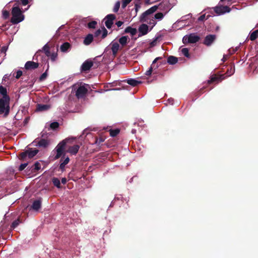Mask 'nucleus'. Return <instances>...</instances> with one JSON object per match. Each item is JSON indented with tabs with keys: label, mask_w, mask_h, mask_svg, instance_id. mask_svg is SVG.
<instances>
[{
	"label": "nucleus",
	"mask_w": 258,
	"mask_h": 258,
	"mask_svg": "<svg viewBox=\"0 0 258 258\" xmlns=\"http://www.w3.org/2000/svg\"><path fill=\"white\" fill-rule=\"evenodd\" d=\"M205 18H206L205 14L202 15L200 17H199L198 20L199 21H202L206 19Z\"/></svg>",
	"instance_id": "864d4df0"
},
{
	"label": "nucleus",
	"mask_w": 258,
	"mask_h": 258,
	"mask_svg": "<svg viewBox=\"0 0 258 258\" xmlns=\"http://www.w3.org/2000/svg\"><path fill=\"white\" fill-rule=\"evenodd\" d=\"M238 47H236L234 48H230L228 50L229 55H230L235 53L238 50Z\"/></svg>",
	"instance_id": "37998d69"
},
{
	"label": "nucleus",
	"mask_w": 258,
	"mask_h": 258,
	"mask_svg": "<svg viewBox=\"0 0 258 258\" xmlns=\"http://www.w3.org/2000/svg\"><path fill=\"white\" fill-rule=\"evenodd\" d=\"M159 38H160V36H155L153 38L152 41L150 42V46L151 47H153V46H155L157 44V42Z\"/></svg>",
	"instance_id": "72a5a7b5"
},
{
	"label": "nucleus",
	"mask_w": 258,
	"mask_h": 258,
	"mask_svg": "<svg viewBox=\"0 0 258 258\" xmlns=\"http://www.w3.org/2000/svg\"><path fill=\"white\" fill-rule=\"evenodd\" d=\"M32 144L34 146L40 148H45L50 144V141L45 138L35 139Z\"/></svg>",
	"instance_id": "423d86ee"
},
{
	"label": "nucleus",
	"mask_w": 258,
	"mask_h": 258,
	"mask_svg": "<svg viewBox=\"0 0 258 258\" xmlns=\"http://www.w3.org/2000/svg\"><path fill=\"white\" fill-rule=\"evenodd\" d=\"M70 161V158L67 157L64 159V160L62 161L60 160V164L59 165V168L61 170L63 171L64 170V167L66 165H67Z\"/></svg>",
	"instance_id": "5701e85b"
},
{
	"label": "nucleus",
	"mask_w": 258,
	"mask_h": 258,
	"mask_svg": "<svg viewBox=\"0 0 258 258\" xmlns=\"http://www.w3.org/2000/svg\"><path fill=\"white\" fill-rule=\"evenodd\" d=\"M28 153V157L30 159L35 156L38 153V150L36 149H30L27 150Z\"/></svg>",
	"instance_id": "412c9836"
},
{
	"label": "nucleus",
	"mask_w": 258,
	"mask_h": 258,
	"mask_svg": "<svg viewBox=\"0 0 258 258\" xmlns=\"http://www.w3.org/2000/svg\"><path fill=\"white\" fill-rule=\"evenodd\" d=\"M160 58H161V57H156V58L153 60V63H155V62L157 61V60H158V59H160Z\"/></svg>",
	"instance_id": "338daca9"
},
{
	"label": "nucleus",
	"mask_w": 258,
	"mask_h": 258,
	"mask_svg": "<svg viewBox=\"0 0 258 258\" xmlns=\"http://www.w3.org/2000/svg\"><path fill=\"white\" fill-rule=\"evenodd\" d=\"M57 56V54L55 52H53L51 53L50 55V59L52 61H54L55 60Z\"/></svg>",
	"instance_id": "c03bdc74"
},
{
	"label": "nucleus",
	"mask_w": 258,
	"mask_h": 258,
	"mask_svg": "<svg viewBox=\"0 0 258 258\" xmlns=\"http://www.w3.org/2000/svg\"><path fill=\"white\" fill-rule=\"evenodd\" d=\"M87 86L84 84L80 85H75L73 86V90L75 91L76 96L78 99L84 97L88 91Z\"/></svg>",
	"instance_id": "20e7f679"
},
{
	"label": "nucleus",
	"mask_w": 258,
	"mask_h": 258,
	"mask_svg": "<svg viewBox=\"0 0 258 258\" xmlns=\"http://www.w3.org/2000/svg\"><path fill=\"white\" fill-rule=\"evenodd\" d=\"M3 16L5 19L8 18L9 17V12L7 11L4 10L3 11Z\"/></svg>",
	"instance_id": "49530a36"
},
{
	"label": "nucleus",
	"mask_w": 258,
	"mask_h": 258,
	"mask_svg": "<svg viewBox=\"0 0 258 258\" xmlns=\"http://www.w3.org/2000/svg\"><path fill=\"white\" fill-rule=\"evenodd\" d=\"M80 148V146L78 145H75L73 146H71L68 150V152L70 153L72 155H76Z\"/></svg>",
	"instance_id": "6ab92c4d"
},
{
	"label": "nucleus",
	"mask_w": 258,
	"mask_h": 258,
	"mask_svg": "<svg viewBox=\"0 0 258 258\" xmlns=\"http://www.w3.org/2000/svg\"><path fill=\"white\" fill-rule=\"evenodd\" d=\"M177 58L173 56H170L168 57L167 59V62L170 64H174L177 62Z\"/></svg>",
	"instance_id": "bb28decb"
},
{
	"label": "nucleus",
	"mask_w": 258,
	"mask_h": 258,
	"mask_svg": "<svg viewBox=\"0 0 258 258\" xmlns=\"http://www.w3.org/2000/svg\"><path fill=\"white\" fill-rule=\"evenodd\" d=\"M50 108V106L48 104H39L37 105L36 110L38 111H43L48 110Z\"/></svg>",
	"instance_id": "aec40b11"
},
{
	"label": "nucleus",
	"mask_w": 258,
	"mask_h": 258,
	"mask_svg": "<svg viewBox=\"0 0 258 258\" xmlns=\"http://www.w3.org/2000/svg\"><path fill=\"white\" fill-rule=\"evenodd\" d=\"M10 76V75H9L8 74L5 75L3 78V80L6 81L7 79H9V77Z\"/></svg>",
	"instance_id": "052dcab7"
},
{
	"label": "nucleus",
	"mask_w": 258,
	"mask_h": 258,
	"mask_svg": "<svg viewBox=\"0 0 258 258\" xmlns=\"http://www.w3.org/2000/svg\"><path fill=\"white\" fill-rule=\"evenodd\" d=\"M11 14L12 17L11 22L13 24H17L22 22L25 19V16L23 14L22 11L18 6L17 3H16L12 8Z\"/></svg>",
	"instance_id": "f03ea898"
},
{
	"label": "nucleus",
	"mask_w": 258,
	"mask_h": 258,
	"mask_svg": "<svg viewBox=\"0 0 258 258\" xmlns=\"http://www.w3.org/2000/svg\"><path fill=\"white\" fill-rule=\"evenodd\" d=\"M22 5L26 6L28 4V0H20Z\"/></svg>",
	"instance_id": "13d9d810"
},
{
	"label": "nucleus",
	"mask_w": 258,
	"mask_h": 258,
	"mask_svg": "<svg viewBox=\"0 0 258 258\" xmlns=\"http://www.w3.org/2000/svg\"><path fill=\"white\" fill-rule=\"evenodd\" d=\"M132 1V0H123L122 5H121L122 8L124 9L126 7V6L129 3H130Z\"/></svg>",
	"instance_id": "ea45409f"
},
{
	"label": "nucleus",
	"mask_w": 258,
	"mask_h": 258,
	"mask_svg": "<svg viewBox=\"0 0 258 258\" xmlns=\"http://www.w3.org/2000/svg\"><path fill=\"white\" fill-rule=\"evenodd\" d=\"M96 24H97V22L96 21H93L91 22H89L88 24V27L89 28H95Z\"/></svg>",
	"instance_id": "a19ab883"
},
{
	"label": "nucleus",
	"mask_w": 258,
	"mask_h": 258,
	"mask_svg": "<svg viewBox=\"0 0 258 258\" xmlns=\"http://www.w3.org/2000/svg\"><path fill=\"white\" fill-rule=\"evenodd\" d=\"M41 207V200L40 199L34 201L31 206V208L35 211H38Z\"/></svg>",
	"instance_id": "f3484780"
},
{
	"label": "nucleus",
	"mask_w": 258,
	"mask_h": 258,
	"mask_svg": "<svg viewBox=\"0 0 258 258\" xmlns=\"http://www.w3.org/2000/svg\"><path fill=\"white\" fill-rule=\"evenodd\" d=\"M174 99L172 98H169L167 100V103L169 104L172 105L173 104Z\"/></svg>",
	"instance_id": "4d7b16f0"
},
{
	"label": "nucleus",
	"mask_w": 258,
	"mask_h": 258,
	"mask_svg": "<svg viewBox=\"0 0 258 258\" xmlns=\"http://www.w3.org/2000/svg\"><path fill=\"white\" fill-rule=\"evenodd\" d=\"M138 8H140V6H139L137 4H136L135 5V9H136V12L138 11Z\"/></svg>",
	"instance_id": "774afa93"
},
{
	"label": "nucleus",
	"mask_w": 258,
	"mask_h": 258,
	"mask_svg": "<svg viewBox=\"0 0 258 258\" xmlns=\"http://www.w3.org/2000/svg\"><path fill=\"white\" fill-rule=\"evenodd\" d=\"M93 62L91 60H87L85 61L81 66L82 71H89L93 66Z\"/></svg>",
	"instance_id": "2eb2a0df"
},
{
	"label": "nucleus",
	"mask_w": 258,
	"mask_h": 258,
	"mask_svg": "<svg viewBox=\"0 0 258 258\" xmlns=\"http://www.w3.org/2000/svg\"><path fill=\"white\" fill-rule=\"evenodd\" d=\"M10 98L6 88L1 86V117H6L10 111Z\"/></svg>",
	"instance_id": "f257e3e1"
},
{
	"label": "nucleus",
	"mask_w": 258,
	"mask_h": 258,
	"mask_svg": "<svg viewBox=\"0 0 258 258\" xmlns=\"http://www.w3.org/2000/svg\"><path fill=\"white\" fill-rule=\"evenodd\" d=\"M49 50V46L48 45L47 43H46V44H45L43 47H42V50L45 52L46 50Z\"/></svg>",
	"instance_id": "6e6d98bb"
},
{
	"label": "nucleus",
	"mask_w": 258,
	"mask_h": 258,
	"mask_svg": "<svg viewBox=\"0 0 258 258\" xmlns=\"http://www.w3.org/2000/svg\"><path fill=\"white\" fill-rule=\"evenodd\" d=\"M129 38L127 36H123L121 37L118 40L119 43L122 46H124L126 44Z\"/></svg>",
	"instance_id": "b1692460"
},
{
	"label": "nucleus",
	"mask_w": 258,
	"mask_h": 258,
	"mask_svg": "<svg viewBox=\"0 0 258 258\" xmlns=\"http://www.w3.org/2000/svg\"><path fill=\"white\" fill-rule=\"evenodd\" d=\"M39 66L38 62L32 61H28L25 63V69L27 70H32L37 69Z\"/></svg>",
	"instance_id": "ddd939ff"
},
{
	"label": "nucleus",
	"mask_w": 258,
	"mask_h": 258,
	"mask_svg": "<svg viewBox=\"0 0 258 258\" xmlns=\"http://www.w3.org/2000/svg\"><path fill=\"white\" fill-rule=\"evenodd\" d=\"M181 52H182L183 55H184V56H185V57H186L187 58L190 57V55L189 54V50L187 48H182L181 50Z\"/></svg>",
	"instance_id": "2f4dec72"
},
{
	"label": "nucleus",
	"mask_w": 258,
	"mask_h": 258,
	"mask_svg": "<svg viewBox=\"0 0 258 258\" xmlns=\"http://www.w3.org/2000/svg\"><path fill=\"white\" fill-rule=\"evenodd\" d=\"M47 76V71H46L45 72L43 73L41 75V76L40 77V78H39L40 80L41 81H43L44 79H45V78H46Z\"/></svg>",
	"instance_id": "8fccbe9b"
},
{
	"label": "nucleus",
	"mask_w": 258,
	"mask_h": 258,
	"mask_svg": "<svg viewBox=\"0 0 258 258\" xmlns=\"http://www.w3.org/2000/svg\"><path fill=\"white\" fill-rule=\"evenodd\" d=\"M139 36H143L147 34L149 31V27L147 25L143 24L139 27Z\"/></svg>",
	"instance_id": "dca6fc26"
},
{
	"label": "nucleus",
	"mask_w": 258,
	"mask_h": 258,
	"mask_svg": "<svg viewBox=\"0 0 258 258\" xmlns=\"http://www.w3.org/2000/svg\"><path fill=\"white\" fill-rule=\"evenodd\" d=\"M127 83L133 87L137 86L141 83L140 81H137L134 79H130L127 80Z\"/></svg>",
	"instance_id": "393cba45"
},
{
	"label": "nucleus",
	"mask_w": 258,
	"mask_h": 258,
	"mask_svg": "<svg viewBox=\"0 0 258 258\" xmlns=\"http://www.w3.org/2000/svg\"><path fill=\"white\" fill-rule=\"evenodd\" d=\"M72 140H73V139L66 138L57 144L51 152V154H55V155L53 157L54 160L58 159L63 154L67 143Z\"/></svg>",
	"instance_id": "7ed1b4c3"
},
{
	"label": "nucleus",
	"mask_w": 258,
	"mask_h": 258,
	"mask_svg": "<svg viewBox=\"0 0 258 258\" xmlns=\"http://www.w3.org/2000/svg\"><path fill=\"white\" fill-rule=\"evenodd\" d=\"M224 5H230L234 2V0H221Z\"/></svg>",
	"instance_id": "de8ad7c7"
},
{
	"label": "nucleus",
	"mask_w": 258,
	"mask_h": 258,
	"mask_svg": "<svg viewBox=\"0 0 258 258\" xmlns=\"http://www.w3.org/2000/svg\"><path fill=\"white\" fill-rule=\"evenodd\" d=\"M115 19V16L113 14L107 15L104 18L105 24L108 29H110L113 23V20Z\"/></svg>",
	"instance_id": "f8f14e48"
},
{
	"label": "nucleus",
	"mask_w": 258,
	"mask_h": 258,
	"mask_svg": "<svg viewBox=\"0 0 258 258\" xmlns=\"http://www.w3.org/2000/svg\"><path fill=\"white\" fill-rule=\"evenodd\" d=\"M217 36L215 34H209L207 35L203 41V44L207 46H210L216 40Z\"/></svg>",
	"instance_id": "9b49d317"
},
{
	"label": "nucleus",
	"mask_w": 258,
	"mask_h": 258,
	"mask_svg": "<svg viewBox=\"0 0 258 258\" xmlns=\"http://www.w3.org/2000/svg\"><path fill=\"white\" fill-rule=\"evenodd\" d=\"M59 126L58 122L54 121L50 124V127L52 130H55Z\"/></svg>",
	"instance_id": "c9c22d12"
},
{
	"label": "nucleus",
	"mask_w": 258,
	"mask_h": 258,
	"mask_svg": "<svg viewBox=\"0 0 258 258\" xmlns=\"http://www.w3.org/2000/svg\"><path fill=\"white\" fill-rule=\"evenodd\" d=\"M9 44H7V45L4 46L2 47H1V55L4 54V57H5L6 56V52L8 49Z\"/></svg>",
	"instance_id": "473e14b6"
},
{
	"label": "nucleus",
	"mask_w": 258,
	"mask_h": 258,
	"mask_svg": "<svg viewBox=\"0 0 258 258\" xmlns=\"http://www.w3.org/2000/svg\"><path fill=\"white\" fill-rule=\"evenodd\" d=\"M45 52V54H46V56H50V54H50V51H49V50H47H47H46V51H45V52Z\"/></svg>",
	"instance_id": "e2e57ef3"
},
{
	"label": "nucleus",
	"mask_w": 258,
	"mask_h": 258,
	"mask_svg": "<svg viewBox=\"0 0 258 258\" xmlns=\"http://www.w3.org/2000/svg\"><path fill=\"white\" fill-rule=\"evenodd\" d=\"M107 35V31L106 29L104 28V31L103 32L102 35V38H104Z\"/></svg>",
	"instance_id": "5fc2aeb1"
},
{
	"label": "nucleus",
	"mask_w": 258,
	"mask_h": 258,
	"mask_svg": "<svg viewBox=\"0 0 258 258\" xmlns=\"http://www.w3.org/2000/svg\"><path fill=\"white\" fill-rule=\"evenodd\" d=\"M120 6V2L119 1L116 2L114 5V8L113 9V11L114 13H117L119 10Z\"/></svg>",
	"instance_id": "f704fd0d"
},
{
	"label": "nucleus",
	"mask_w": 258,
	"mask_h": 258,
	"mask_svg": "<svg viewBox=\"0 0 258 258\" xmlns=\"http://www.w3.org/2000/svg\"><path fill=\"white\" fill-rule=\"evenodd\" d=\"M101 31L100 29H99L96 31L95 35L96 36H98L101 33Z\"/></svg>",
	"instance_id": "0e129e2a"
},
{
	"label": "nucleus",
	"mask_w": 258,
	"mask_h": 258,
	"mask_svg": "<svg viewBox=\"0 0 258 258\" xmlns=\"http://www.w3.org/2000/svg\"><path fill=\"white\" fill-rule=\"evenodd\" d=\"M61 182L63 184H65L67 182V179L66 178H62L61 179Z\"/></svg>",
	"instance_id": "69168bd1"
},
{
	"label": "nucleus",
	"mask_w": 258,
	"mask_h": 258,
	"mask_svg": "<svg viewBox=\"0 0 258 258\" xmlns=\"http://www.w3.org/2000/svg\"><path fill=\"white\" fill-rule=\"evenodd\" d=\"M228 55H229V54L228 55H223V58H222L221 60L223 61V62H224L226 60L227 58V57L228 56Z\"/></svg>",
	"instance_id": "680f3d73"
},
{
	"label": "nucleus",
	"mask_w": 258,
	"mask_h": 258,
	"mask_svg": "<svg viewBox=\"0 0 258 258\" xmlns=\"http://www.w3.org/2000/svg\"><path fill=\"white\" fill-rule=\"evenodd\" d=\"M125 33H130L132 36L135 35L137 33V30L135 28H132L131 27H127L125 28L124 30Z\"/></svg>",
	"instance_id": "a878e982"
},
{
	"label": "nucleus",
	"mask_w": 258,
	"mask_h": 258,
	"mask_svg": "<svg viewBox=\"0 0 258 258\" xmlns=\"http://www.w3.org/2000/svg\"><path fill=\"white\" fill-rule=\"evenodd\" d=\"M152 67H151L148 70H147L146 73H145V74L147 75V76H150L152 74Z\"/></svg>",
	"instance_id": "603ef678"
},
{
	"label": "nucleus",
	"mask_w": 258,
	"mask_h": 258,
	"mask_svg": "<svg viewBox=\"0 0 258 258\" xmlns=\"http://www.w3.org/2000/svg\"><path fill=\"white\" fill-rule=\"evenodd\" d=\"M158 9L157 5H155L144 12L140 17V21L146 22L149 15L154 13Z\"/></svg>",
	"instance_id": "6e6552de"
},
{
	"label": "nucleus",
	"mask_w": 258,
	"mask_h": 258,
	"mask_svg": "<svg viewBox=\"0 0 258 258\" xmlns=\"http://www.w3.org/2000/svg\"><path fill=\"white\" fill-rule=\"evenodd\" d=\"M230 10V9L227 6H218L214 8V11L218 15L229 13Z\"/></svg>",
	"instance_id": "9d476101"
},
{
	"label": "nucleus",
	"mask_w": 258,
	"mask_h": 258,
	"mask_svg": "<svg viewBox=\"0 0 258 258\" xmlns=\"http://www.w3.org/2000/svg\"><path fill=\"white\" fill-rule=\"evenodd\" d=\"M28 165V163H23V164H21L20 166H19V170L20 171H22L26 167V166H27Z\"/></svg>",
	"instance_id": "09e8293b"
},
{
	"label": "nucleus",
	"mask_w": 258,
	"mask_h": 258,
	"mask_svg": "<svg viewBox=\"0 0 258 258\" xmlns=\"http://www.w3.org/2000/svg\"><path fill=\"white\" fill-rule=\"evenodd\" d=\"M52 181L54 185H55L57 188L60 187V183L58 178L56 177H53L52 179Z\"/></svg>",
	"instance_id": "c756f323"
},
{
	"label": "nucleus",
	"mask_w": 258,
	"mask_h": 258,
	"mask_svg": "<svg viewBox=\"0 0 258 258\" xmlns=\"http://www.w3.org/2000/svg\"><path fill=\"white\" fill-rule=\"evenodd\" d=\"M71 48V45L69 42H64L60 46V50L62 52H69Z\"/></svg>",
	"instance_id": "a211bd4d"
},
{
	"label": "nucleus",
	"mask_w": 258,
	"mask_h": 258,
	"mask_svg": "<svg viewBox=\"0 0 258 258\" xmlns=\"http://www.w3.org/2000/svg\"><path fill=\"white\" fill-rule=\"evenodd\" d=\"M235 72V67L234 66H231L230 69H228L226 72L227 76H231Z\"/></svg>",
	"instance_id": "7c9ffc66"
},
{
	"label": "nucleus",
	"mask_w": 258,
	"mask_h": 258,
	"mask_svg": "<svg viewBox=\"0 0 258 258\" xmlns=\"http://www.w3.org/2000/svg\"><path fill=\"white\" fill-rule=\"evenodd\" d=\"M93 40V36L92 34H89L87 35L84 40V43L86 45H89Z\"/></svg>",
	"instance_id": "4be33fe9"
},
{
	"label": "nucleus",
	"mask_w": 258,
	"mask_h": 258,
	"mask_svg": "<svg viewBox=\"0 0 258 258\" xmlns=\"http://www.w3.org/2000/svg\"><path fill=\"white\" fill-rule=\"evenodd\" d=\"M157 6L159 10L164 11L165 13H167L172 7L168 0H163Z\"/></svg>",
	"instance_id": "1a4fd4ad"
},
{
	"label": "nucleus",
	"mask_w": 258,
	"mask_h": 258,
	"mask_svg": "<svg viewBox=\"0 0 258 258\" xmlns=\"http://www.w3.org/2000/svg\"><path fill=\"white\" fill-rule=\"evenodd\" d=\"M158 9L157 5H155L144 12L140 17V21L146 22L149 15L154 13Z\"/></svg>",
	"instance_id": "0eeeda50"
},
{
	"label": "nucleus",
	"mask_w": 258,
	"mask_h": 258,
	"mask_svg": "<svg viewBox=\"0 0 258 258\" xmlns=\"http://www.w3.org/2000/svg\"><path fill=\"white\" fill-rule=\"evenodd\" d=\"M200 39V36L196 33H190L183 36L182 42L184 44L195 43L198 42Z\"/></svg>",
	"instance_id": "39448f33"
},
{
	"label": "nucleus",
	"mask_w": 258,
	"mask_h": 258,
	"mask_svg": "<svg viewBox=\"0 0 258 258\" xmlns=\"http://www.w3.org/2000/svg\"><path fill=\"white\" fill-rule=\"evenodd\" d=\"M34 169L36 171L40 170L41 168V165L39 162H36L34 165Z\"/></svg>",
	"instance_id": "58836bf2"
},
{
	"label": "nucleus",
	"mask_w": 258,
	"mask_h": 258,
	"mask_svg": "<svg viewBox=\"0 0 258 258\" xmlns=\"http://www.w3.org/2000/svg\"><path fill=\"white\" fill-rule=\"evenodd\" d=\"M119 132L120 130L118 128L109 130L110 135L112 137H116L119 134Z\"/></svg>",
	"instance_id": "c85d7f7f"
},
{
	"label": "nucleus",
	"mask_w": 258,
	"mask_h": 258,
	"mask_svg": "<svg viewBox=\"0 0 258 258\" xmlns=\"http://www.w3.org/2000/svg\"><path fill=\"white\" fill-rule=\"evenodd\" d=\"M22 74H23L22 71L21 70H18L16 72V74L15 77L16 79H18L21 77Z\"/></svg>",
	"instance_id": "a18cd8bd"
},
{
	"label": "nucleus",
	"mask_w": 258,
	"mask_h": 258,
	"mask_svg": "<svg viewBox=\"0 0 258 258\" xmlns=\"http://www.w3.org/2000/svg\"><path fill=\"white\" fill-rule=\"evenodd\" d=\"M258 37V29L251 32L249 35V39L251 41H253Z\"/></svg>",
	"instance_id": "cd10ccee"
},
{
	"label": "nucleus",
	"mask_w": 258,
	"mask_h": 258,
	"mask_svg": "<svg viewBox=\"0 0 258 258\" xmlns=\"http://www.w3.org/2000/svg\"><path fill=\"white\" fill-rule=\"evenodd\" d=\"M164 17V15L162 13H158L155 15L154 18L155 19L161 20Z\"/></svg>",
	"instance_id": "e433bc0d"
},
{
	"label": "nucleus",
	"mask_w": 258,
	"mask_h": 258,
	"mask_svg": "<svg viewBox=\"0 0 258 258\" xmlns=\"http://www.w3.org/2000/svg\"><path fill=\"white\" fill-rule=\"evenodd\" d=\"M20 157L21 159H25L28 157V153L27 150L24 152H22L20 155Z\"/></svg>",
	"instance_id": "79ce46f5"
},
{
	"label": "nucleus",
	"mask_w": 258,
	"mask_h": 258,
	"mask_svg": "<svg viewBox=\"0 0 258 258\" xmlns=\"http://www.w3.org/2000/svg\"><path fill=\"white\" fill-rule=\"evenodd\" d=\"M123 22L120 21H119L116 22V25H117V26L118 27H120V26H122V25L123 24Z\"/></svg>",
	"instance_id": "bf43d9fd"
},
{
	"label": "nucleus",
	"mask_w": 258,
	"mask_h": 258,
	"mask_svg": "<svg viewBox=\"0 0 258 258\" xmlns=\"http://www.w3.org/2000/svg\"><path fill=\"white\" fill-rule=\"evenodd\" d=\"M109 47H110L114 55H116L118 50L119 49V44L117 41L115 40L112 41L109 44Z\"/></svg>",
	"instance_id": "4468645a"
},
{
	"label": "nucleus",
	"mask_w": 258,
	"mask_h": 258,
	"mask_svg": "<svg viewBox=\"0 0 258 258\" xmlns=\"http://www.w3.org/2000/svg\"><path fill=\"white\" fill-rule=\"evenodd\" d=\"M104 141V139L102 138H100L99 139H97L95 142L96 144L100 145L101 143L103 142Z\"/></svg>",
	"instance_id": "3c124183"
},
{
	"label": "nucleus",
	"mask_w": 258,
	"mask_h": 258,
	"mask_svg": "<svg viewBox=\"0 0 258 258\" xmlns=\"http://www.w3.org/2000/svg\"><path fill=\"white\" fill-rule=\"evenodd\" d=\"M20 221L19 219H17L16 220H15L12 224V228L14 229L16 227H17L18 225L20 223Z\"/></svg>",
	"instance_id": "4c0bfd02"
}]
</instances>
